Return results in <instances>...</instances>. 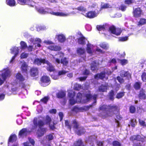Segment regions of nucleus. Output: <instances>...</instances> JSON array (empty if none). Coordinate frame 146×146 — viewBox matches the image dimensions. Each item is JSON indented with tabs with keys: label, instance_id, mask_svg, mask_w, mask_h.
<instances>
[{
	"label": "nucleus",
	"instance_id": "55",
	"mask_svg": "<svg viewBox=\"0 0 146 146\" xmlns=\"http://www.w3.org/2000/svg\"><path fill=\"white\" fill-rule=\"evenodd\" d=\"M134 1L132 0H125V3L126 4L130 5L133 3Z\"/></svg>",
	"mask_w": 146,
	"mask_h": 146
},
{
	"label": "nucleus",
	"instance_id": "3",
	"mask_svg": "<svg viewBox=\"0 0 146 146\" xmlns=\"http://www.w3.org/2000/svg\"><path fill=\"white\" fill-rule=\"evenodd\" d=\"M117 108L115 106H102L100 108V110L103 111L102 114V117L105 118L108 116H111L113 115V111L118 112Z\"/></svg>",
	"mask_w": 146,
	"mask_h": 146
},
{
	"label": "nucleus",
	"instance_id": "57",
	"mask_svg": "<svg viewBox=\"0 0 146 146\" xmlns=\"http://www.w3.org/2000/svg\"><path fill=\"white\" fill-rule=\"evenodd\" d=\"M18 3L21 4L23 5L25 4H27L26 0H18Z\"/></svg>",
	"mask_w": 146,
	"mask_h": 146
},
{
	"label": "nucleus",
	"instance_id": "47",
	"mask_svg": "<svg viewBox=\"0 0 146 146\" xmlns=\"http://www.w3.org/2000/svg\"><path fill=\"white\" fill-rule=\"evenodd\" d=\"M114 92L113 90H111L109 94V96L111 100L113 99Z\"/></svg>",
	"mask_w": 146,
	"mask_h": 146
},
{
	"label": "nucleus",
	"instance_id": "64",
	"mask_svg": "<svg viewBox=\"0 0 146 146\" xmlns=\"http://www.w3.org/2000/svg\"><path fill=\"white\" fill-rule=\"evenodd\" d=\"M51 77L53 79L55 80H57L59 78V76H58V75H52Z\"/></svg>",
	"mask_w": 146,
	"mask_h": 146
},
{
	"label": "nucleus",
	"instance_id": "54",
	"mask_svg": "<svg viewBox=\"0 0 146 146\" xmlns=\"http://www.w3.org/2000/svg\"><path fill=\"white\" fill-rule=\"evenodd\" d=\"M110 5L107 3H105L102 4L101 9L102 8H106L110 7Z\"/></svg>",
	"mask_w": 146,
	"mask_h": 146
},
{
	"label": "nucleus",
	"instance_id": "32",
	"mask_svg": "<svg viewBox=\"0 0 146 146\" xmlns=\"http://www.w3.org/2000/svg\"><path fill=\"white\" fill-rule=\"evenodd\" d=\"M17 139V137L15 135H11L10 137L9 141H8V144L9 142H13L15 141Z\"/></svg>",
	"mask_w": 146,
	"mask_h": 146
},
{
	"label": "nucleus",
	"instance_id": "42",
	"mask_svg": "<svg viewBox=\"0 0 146 146\" xmlns=\"http://www.w3.org/2000/svg\"><path fill=\"white\" fill-rule=\"evenodd\" d=\"M96 28L99 31L104 30L105 29L104 25H97Z\"/></svg>",
	"mask_w": 146,
	"mask_h": 146
},
{
	"label": "nucleus",
	"instance_id": "6",
	"mask_svg": "<svg viewBox=\"0 0 146 146\" xmlns=\"http://www.w3.org/2000/svg\"><path fill=\"white\" fill-rule=\"evenodd\" d=\"M130 139L131 140L133 141H137V143L135 144L134 146H141V142H142L146 141V137L143 136H141L139 135H133L131 137Z\"/></svg>",
	"mask_w": 146,
	"mask_h": 146
},
{
	"label": "nucleus",
	"instance_id": "20",
	"mask_svg": "<svg viewBox=\"0 0 146 146\" xmlns=\"http://www.w3.org/2000/svg\"><path fill=\"white\" fill-rule=\"evenodd\" d=\"M46 60L45 59L36 58L35 59L34 63L35 64L39 65H41V63L45 64V62H46Z\"/></svg>",
	"mask_w": 146,
	"mask_h": 146
},
{
	"label": "nucleus",
	"instance_id": "7",
	"mask_svg": "<svg viewBox=\"0 0 146 146\" xmlns=\"http://www.w3.org/2000/svg\"><path fill=\"white\" fill-rule=\"evenodd\" d=\"M87 46V52L89 54H92L95 52V50H96V51L100 53H104V52L99 47L97 46H94L93 45L90 43H88Z\"/></svg>",
	"mask_w": 146,
	"mask_h": 146
},
{
	"label": "nucleus",
	"instance_id": "17",
	"mask_svg": "<svg viewBox=\"0 0 146 146\" xmlns=\"http://www.w3.org/2000/svg\"><path fill=\"white\" fill-rule=\"evenodd\" d=\"M47 64L46 69L48 71L50 72H53L55 70V68L54 66H53L52 65L49 61L47 60L45 62V63Z\"/></svg>",
	"mask_w": 146,
	"mask_h": 146
},
{
	"label": "nucleus",
	"instance_id": "27",
	"mask_svg": "<svg viewBox=\"0 0 146 146\" xmlns=\"http://www.w3.org/2000/svg\"><path fill=\"white\" fill-rule=\"evenodd\" d=\"M139 96L140 99H145L146 98V95L144 90H142L140 91Z\"/></svg>",
	"mask_w": 146,
	"mask_h": 146
},
{
	"label": "nucleus",
	"instance_id": "25",
	"mask_svg": "<svg viewBox=\"0 0 146 146\" xmlns=\"http://www.w3.org/2000/svg\"><path fill=\"white\" fill-rule=\"evenodd\" d=\"M92 62L91 64V69L92 71H94L97 68V61L95 60L94 59H92Z\"/></svg>",
	"mask_w": 146,
	"mask_h": 146
},
{
	"label": "nucleus",
	"instance_id": "15",
	"mask_svg": "<svg viewBox=\"0 0 146 146\" xmlns=\"http://www.w3.org/2000/svg\"><path fill=\"white\" fill-rule=\"evenodd\" d=\"M98 14V13H96V12L93 11L89 12L85 14L82 13L85 17L90 18H93L97 16Z\"/></svg>",
	"mask_w": 146,
	"mask_h": 146
},
{
	"label": "nucleus",
	"instance_id": "19",
	"mask_svg": "<svg viewBox=\"0 0 146 146\" xmlns=\"http://www.w3.org/2000/svg\"><path fill=\"white\" fill-rule=\"evenodd\" d=\"M21 70L23 72H25L27 73L28 65L26 63L23 61L21 62Z\"/></svg>",
	"mask_w": 146,
	"mask_h": 146
},
{
	"label": "nucleus",
	"instance_id": "41",
	"mask_svg": "<svg viewBox=\"0 0 146 146\" xmlns=\"http://www.w3.org/2000/svg\"><path fill=\"white\" fill-rule=\"evenodd\" d=\"M20 44L22 48L25 49L27 47V46L26 43L24 41H22L20 43Z\"/></svg>",
	"mask_w": 146,
	"mask_h": 146
},
{
	"label": "nucleus",
	"instance_id": "45",
	"mask_svg": "<svg viewBox=\"0 0 146 146\" xmlns=\"http://www.w3.org/2000/svg\"><path fill=\"white\" fill-rule=\"evenodd\" d=\"M124 95V92H121L118 93L116 96V98H117L119 99L121 98Z\"/></svg>",
	"mask_w": 146,
	"mask_h": 146
},
{
	"label": "nucleus",
	"instance_id": "31",
	"mask_svg": "<svg viewBox=\"0 0 146 146\" xmlns=\"http://www.w3.org/2000/svg\"><path fill=\"white\" fill-rule=\"evenodd\" d=\"M7 5L10 6H14L15 5V0H6Z\"/></svg>",
	"mask_w": 146,
	"mask_h": 146
},
{
	"label": "nucleus",
	"instance_id": "62",
	"mask_svg": "<svg viewBox=\"0 0 146 146\" xmlns=\"http://www.w3.org/2000/svg\"><path fill=\"white\" fill-rule=\"evenodd\" d=\"M54 137L53 135L52 134H50L46 136V138L49 140H52Z\"/></svg>",
	"mask_w": 146,
	"mask_h": 146
},
{
	"label": "nucleus",
	"instance_id": "18",
	"mask_svg": "<svg viewBox=\"0 0 146 146\" xmlns=\"http://www.w3.org/2000/svg\"><path fill=\"white\" fill-rule=\"evenodd\" d=\"M48 48L51 50L59 51L61 50V47L58 45H51L48 47Z\"/></svg>",
	"mask_w": 146,
	"mask_h": 146
},
{
	"label": "nucleus",
	"instance_id": "51",
	"mask_svg": "<svg viewBox=\"0 0 146 146\" xmlns=\"http://www.w3.org/2000/svg\"><path fill=\"white\" fill-rule=\"evenodd\" d=\"M48 99L49 98L48 97H45L41 100V101L44 103H46Z\"/></svg>",
	"mask_w": 146,
	"mask_h": 146
},
{
	"label": "nucleus",
	"instance_id": "63",
	"mask_svg": "<svg viewBox=\"0 0 146 146\" xmlns=\"http://www.w3.org/2000/svg\"><path fill=\"white\" fill-rule=\"evenodd\" d=\"M72 126H73V127L74 128H77L78 127V125L76 121H73Z\"/></svg>",
	"mask_w": 146,
	"mask_h": 146
},
{
	"label": "nucleus",
	"instance_id": "22",
	"mask_svg": "<svg viewBox=\"0 0 146 146\" xmlns=\"http://www.w3.org/2000/svg\"><path fill=\"white\" fill-rule=\"evenodd\" d=\"M28 131L26 128H24L20 131L19 133V135L20 137H23L26 136Z\"/></svg>",
	"mask_w": 146,
	"mask_h": 146
},
{
	"label": "nucleus",
	"instance_id": "53",
	"mask_svg": "<svg viewBox=\"0 0 146 146\" xmlns=\"http://www.w3.org/2000/svg\"><path fill=\"white\" fill-rule=\"evenodd\" d=\"M127 7L123 4H122L119 7V9L121 10L122 11H125Z\"/></svg>",
	"mask_w": 146,
	"mask_h": 146
},
{
	"label": "nucleus",
	"instance_id": "48",
	"mask_svg": "<svg viewBox=\"0 0 146 146\" xmlns=\"http://www.w3.org/2000/svg\"><path fill=\"white\" fill-rule=\"evenodd\" d=\"M139 123L140 125L143 126V127L146 126V124L145 121L142 119L139 120Z\"/></svg>",
	"mask_w": 146,
	"mask_h": 146
},
{
	"label": "nucleus",
	"instance_id": "35",
	"mask_svg": "<svg viewBox=\"0 0 146 146\" xmlns=\"http://www.w3.org/2000/svg\"><path fill=\"white\" fill-rule=\"evenodd\" d=\"M83 86H82L78 84H76L74 85V89L76 90H80L82 89H83Z\"/></svg>",
	"mask_w": 146,
	"mask_h": 146
},
{
	"label": "nucleus",
	"instance_id": "10",
	"mask_svg": "<svg viewBox=\"0 0 146 146\" xmlns=\"http://www.w3.org/2000/svg\"><path fill=\"white\" fill-rule=\"evenodd\" d=\"M110 31L112 33L116 35H119L121 32V29L119 28L116 29L114 26H111L110 27Z\"/></svg>",
	"mask_w": 146,
	"mask_h": 146
},
{
	"label": "nucleus",
	"instance_id": "49",
	"mask_svg": "<svg viewBox=\"0 0 146 146\" xmlns=\"http://www.w3.org/2000/svg\"><path fill=\"white\" fill-rule=\"evenodd\" d=\"M112 144L113 146H120V143L117 141H114L113 142Z\"/></svg>",
	"mask_w": 146,
	"mask_h": 146
},
{
	"label": "nucleus",
	"instance_id": "43",
	"mask_svg": "<svg viewBox=\"0 0 146 146\" xmlns=\"http://www.w3.org/2000/svg\"><path fill=\"white\" fill-rule=\"evenodd\" d=\"M137 122L136 121V120L135 119H131V125L133 127H135V126L137 124Z\"/></svg>",
	"mask_w": 146,
	"mask_h": 146
},
{
	"label": "nucleus",
	"instance_id": "5",
	"mask_svg": "<svg viewBox=\"0 0 146 146\" xmlns=\"http://www.w3.org/2000/svg\"><path fill=\"white\" fill-rule=\"evenodd\" d=\"M11 75V71L8 68L0 71V76L1 75L2 77V78H0V85H2L6 79L10 77Z\"/></svg>",
	"mask_w": 146,
	"mask_h": 146
},
{
	"label": "nucleus",
	"instance_id": "46",
	"mask_svg": "<svg viewBox=\"0 0 146 146\" xmlns=\"http://www.w3.org/2000/svg\"><path fill=\"white\" fill-rule=\"evenodd\" d=\"M129 110L131 113H134L135 111V107L133 106H131L129 108Z\"/></svg>",
	"mask_w": 146,
	"mask_h": 146
},
{
	"label": "nucleus",
	"instance_id": "44",
	"mask_svg": "<svg viewBox=\"0 0 146 146\" xmlns=\"http://www.w3.org/2000/svg\"><path fill=\"white\" fill-rule=\"evenodd\" d=\"M82 143V142L81 140L79 139L74 143V145L75 146H80Z\"/></svg>",
	"mask_w": 146,
	"mask_h": 146
},
{
	"label": "nucleus",
	"instance_id": "50",
	"mask_svg": "<svg viewBox=\"0 0 146 146\" xmlns=\"http://www.w3.org/2000/svg\"><path fill=\"white\" fill-rule=\"evenodd\" d=\"M46 28V27L45 26H38L37 27V31H39L40 30H43L45 29Z\"/></svg>",
	"mask_w": 146,
	"mask_h": 146
},
{
	"label": "nucleus",
	"instance_id": "9",
	"mask_svg": "<svg viewBox=\"0 0 146 146\" xmlns=\"http://www.w3.org/2000/svg\"><path fill=\"white\" fill-rule=\"evenodd\" d=\"M54 59V62H56L58 64L60 63V60L57 58H53ZM60 62L64 66H67L68 63V59L66 57L62 58H61Z\"/></svg>",
	"mask_w": 146,
	"mask_h": 146
},
{
	"label": "nucleus",
	"instance_id": "52",
	"mask_svg": "<svg viewBox=\"0 0 146 146\" xmlns=\"http://www.w3.org/2000/svg\"><path fill=\"white\" fill-rule=\"evenodd\" d=\"M117 79L120 84H122L124 82V79L120 76L117 77Z\"/></svg>",
	"mask_w": 146,
	"mask_h": 146
},
{
	"label": "nucleus",
	"instance_id": "23",
	"mask_svg": "<svg viewBox=\"0 0 146 146\" xmlns=\"http://www.w3.org/2000/svg\"><path fill=\"white\" fill-rule=\"evenodd\" d=\"M108 88V84L105 83L104 85L102 84L99 88L100 92H104L107 90Z\"/></svg>",
	"mask_w": 146,
	"mask_h": 146
},
{
	"label": "nucleus",
	"instance_id": "56",
	"mask_svg": "<svg viewBox=\"0 0 146 146\" xmlns=\"http://www.w3.org/2000/svg\"><path fill=\"white\" fill-rule=\"evenodd\" d=\"M67 72V71L64 70L59 71L58 72V76L64 75Z\"/></svg>",
	"mask_w": 146,
	"mask_h": 146
},
{
	"label": "nucleus",
	"instance_id": "12",
	"mask_svg": "<svg viewBox=\"0 0 146 146\" xmlns=\"http://www.w3.org/2000/svg\"><path fill=\"white\" fill-rule=\"evenodd\" d=\"M48 13L57 16L66 17L70 15V13H65L62 12H54L53 11H49L48 10L47 11Z\"/></svg>",
	"mask_w": 146,
	"mask_h": 146
},
{
	"label": "nucleus",
	"instance_id": "14",
	"mask_svg": "<svg viewBox=\"0 0 146 146\" xmlns=\"http://www.w3.org/2000/svg\"><path fill=\"white\" fill-rule=\"evenodd\" d=\"M133 14L134 17H140L142 14V11L139 8L133 9Z\"/></svg>",
	"mask_w": 146,
	"mask_h": 146
},
{
	"label": "nucleus",
	"instance_id": "30",
	"mask_svg": "<svg viewBox=\"0 0 146 146\" xmlns=\"http://www.w3.org/2000/svg\"><path fill=\"white\" fill-rule=\"evenodd\" d=\"M99 46L102 48L104 49L107 50L109 49V44L105 42L101 43L100 44Z\"/></svg>",
	"mask_w": 146,
	"mask_h": 146
},
{
	"label": "nucleus",
	"instance_id": "2",
	"mask_svg": "<svg viewBox=\"0 0 146 146\" xmlns=\"http://www.w3.org/2000/svg\"><path fill=\"white\" fill-rule=\"evenodd\" d=\"M51 121V119L48 116L46 117L44 122H43L41 120H38L36 117L34 118L33 120L34 125L33 127L32 131L33 130L36 129L38 126L40 128V130L38 131L37 133L38 136H42L46 132V131L45 128H41L40 127L44 124H49L50 127L51 129H54V125L55 124V123H53L52 125L50 124Z\"/></svg>",
	"mask_w": 146,
	"mask_h": 146
},
{
	"label": "nucleus",
	"instance_id": "16",
	"mask_svg": "<svg viewBox=\"0 0 146 146\" xmlns=\"http://www.w3.org/2000/svg\"><path fill=\"white\" fill-rule=\"evenodd\" d=\"M120 75L121 77H125L128 79L131 78V74L128 71H126L124 70H122L120 72Z\"/></svg>",
	"mask_w": 146,
	"mask_h": 146
},
{
	"label": "nucleus",
	"instance_id": "33",
	"mask_svg": "<svg viewBox=\"0 0 146 146\" xmlns=\"http://www.w3.org/2000/svg\"><path fill=\"white\" fill-rule=\"evenodd\" d=\"M36 10L39 13L41 14H45L46 12L42 7H37Z\"/></svg>",
	"mask_w": 146,
	"mask_h": 146
},
{
	"label": "nucleus",
	"instance_id": "39",
	"mask_svg": "<svg viewBox=\"0 0 146 146\" xmlns=\"http://www.w3.org/2000/svg\"><path fill=\"white\" fill-rule=\"evenodd\" d=\"M140 87V83L139 82H136L134 85V88L136 90L139 89Z\"/></svg>",
	"mask_w": 146,
	"mask_h": 146
},
{
	"label": "nucleus",
	"instance_id": "40",
	"mask_svg": "<svg viewBox=\"0 0 146 146\" xmlns=\"http://www.w3.org/2000/svg\"><path fill=\"white\" fill-rule=\"evenodd\" d=\"M85 132V129L83 128H82L81 129L79 130L77 132V134L80 135L83 134Z\"/></svg>",
	"mask_w": 146,
	"mask_h": 146
},
{
	"label": "nucleus",
	"instance_id": "1",
	"mask_svg": "<svg viewBox=\"0 0 146 146\" xmlns=\"http://www.w3.org/2000/svg\"><path fill=\"white\" fill-rule=\"evenodd\" d=\"M75 94V93L74 91L70 90L68 91V96L70 98L69 103L71 105L75 104L76 102L85 103L92 99L94 100V104L96 102V100L97 96V95L95 94L93 96H92L88 90L86 91L85 93L83 94V96L81 94L78 93L77 95L76 101H75L74 98Z\"/></svg>",
	"mask_w": 146,
	"mask_h": 146
},
{
	"label": "nucleus",
	"instance_id": "21",
	"mask_svg": "<svg viewBox=\"0 0 146 146\" xmlns=\"http://www.w3.org/2000/svg\"><path fill=\"white\" fill-rule=\"evenodd\" d=\"M84 110V107H79L77 106H74L72 110L73 112L77 113L79 112L82 111Z\"/></svg>",
	"mask_w": 146,
	"mask_h": 146
},
{
	"label": "nucleus",
	"instance_id": "34",
	"mask_svg": "<svg viewBox=\"0 0 146 146\" xmlns=\"http://www.w3.org/2000/svg\"><path fill=\"white\" fill-rule=\"evenodd\" d=\"M16 78L17 80L21 81H23L25 80L23 76L20 73H18L17 74Z\"/></svg>",
	"mask_w": 146,
	"mask_h": 146
},
{
	"label": "nucleus",
	"instance_id": "26",
	"mask_svg": "<svg viewBox=\"0 0 146 146\" xmlns=\"http://www.w3.org/2000/svg\"><path fill=\"white\" fill-rule=\"evenodd\" d=\"M38 74V70L36 68H33L31 70V74L32 76H36Z\"/></svg>",
	"mask_w": 146,
	"mask_h": 146
},
{
	"label": "nucleus",
	"instance_id": "4",
	"mask_svg": "<svg viewBox=\"0 0 146 146\" xmlns=\"http://www.w3.org/2000/svg\"><path fill=\"white\" fill-rule=\"evenodd\" d=\"M29 42L33 43V45L29 46L27 47L28 50L29 51L34 50L38 47H40L41 45L40 44L41 42V39L38 38H34L29 37L28 39Z\"/></svg>",
	"mask_w": 146,
	"mask_h": 146
},
{
	"label": "nucleus",
	"instance_id": "28",
	"mask_svg": "<svg viewBox=\"0 0 146 146\" xmlns=\"http://www.w3.org/2000/svg\"><path fill=\"white\" fill-rule=\"evenodd\" d=\"M66 95V93L62 91H59L56 94V95L57 98H62Z\"/></svg>",
	"mask_w": 146,
	"mask_h": 146
},
{
	"label": "nucleus",
	"instance_id": "11",
	"mask_svg": "<svg viewBox=\"0 0 146 146\" xmlns=\"http://www.w3.org/2000/svg\"><path fill=\"white\" fill-rule=\"evenodd\" d=\"M11 53L15 54L14 56H13L11 60L10 61V63H12L13 60L15 59L16 56L18 54L19 52V49L18 48L16 47H12L11 49Z\"/></svg>",
	"mask_w": 146,
	"mask_h": 146
},
{
	"label": "nucleus",
	"instance_id": "29",
	"mask_svg": "<svg viewBox=\"0 0 146 146\" xmlns=\"http://www.w3.org/2000/svg\"><path fill=\"white\" fill-rule=\"evenodd\" d=\"M86 40H87L84 36H82L78 39V42L80 44H86Z\"/></svg>",
	"mask_w": 146,
	"mask_h": 146
},
{
	"label": "nucleus",
	"instance_id": "61",
	"mask_svg": "<svg viewBox=\"0 0 146 146\" xmlns=\"http://www.w3.org/2000/svg\"><path fill=\"white\" fill-rule=\"evenodd\" d=\"M128 37L125 36V37H121L119 38V40L121 41H124L127 40Z\"/></svg>",
	"mask_w": 146,
	"mask_h": 146
},
{
	"label": "nucleus",
	"instance_id": "13",
	"mask_svg": "<svg viewBox=\"0 0 146 146\" xmlns=\"http://www.w3.org/2000/svg\"><path fill=\"white\" fill-rule=\"evenodd\" d=\"M56 37L57 38L58 42L61 43L64 42L66 40L65 35L62 33L56 35Z\"/></svg>",
	"mask_w": 146,
	"mask_h": 146
},
{
	"label": "nucleus",
	"instance_id": "59",
	"mask_svg": "<svg viewBox=\"0 0 146 146\" xmlns=\"http://www.w3.org/2000/svg\"><path fill=\"white\" fill-rule=\"evenodd\" d=\"M77 9L78 10L82 11V12L85 11L86 10V9L82 6H80L78 7L77 8Z\"/></svg>",
	"mask_w": 146,
	"mask_h": 146
},
{
	"label": "nucleus",
	"instance_id": "60",
	"mask_svg": "<svg viewBox=\"0 0 146 146\" xmlns=\"http://www.w3.org/2000/svg\"><path fill=\"white\" fill-rule=\"evenodd\" d=\"M28 54L25 53H22L21 56V58H27L28 56Z\"/></svg>",
	"mask_w": 146,
	"mask_h": 146
},
{
	"label": "nucleus",
	"instance_id": "8",
	"mask_svg": "<svg viewBox=\"0 0 146 146\" xmlns=\"http://www.w3.org/2000/svg\"><path fill=\"white\" fill-rule=\"evenodd\" d=\"M41 85L43 86H46L48 85L50 82V78L47 76H42L40 79Z\"/></svg>",
	"mask_w": 146,
	"mask_h": 146
},
{
	"label": "nucleus",
	"instance_id": "24",
	"mask_svg": "<svg viewBox=\"0 0 146 146\" xmlns=\"http://www.w3.org/2000/svg\"><path fill=\"white\" fill-rule=\"evenodd\" d=\"M95 78L96 79H103L104 78L107 79H108L107 78L105 77V74L104 73H101L100 74H98L95 76Z\"/></svg>",
	"mask_w": 146,
	"mask_h": 146
},
{
	"label": "nucleus",
	"instance_id": "38",
	"mask_svg": "<svg viewBox=\"0 0 146 146\" xmlns=\"http://www.w3.org/2000/svg\"><path fill=\"white\" fill-rule=\"evenodd\" d=\"M119 62L122 65H124L128 63V61L127 60L123 59L120 60Z\"/></svg>",
	"mask_w": 146,
	"mask_h": 146
},
{
	"label": "nucleus",
	"instance_id": "36",
	"mask_svg": "<svg viewBox=\"0 0 146 146\" xmlns=\"http://www.w3.org/2000/svg\"><path fill=\"white\" fill-rule=\"evenodd\" d=\"M146 23V19H140L138 23V25H142Z\"/></svg>",
	"mask_w": 146,
	"mask_h": 146
},
{
	"label": "nucleus",
	"instance_id": "58",
	"mask_svg": "<svg viewBox=\"0 0 146 146\" xmlns=\"http://www.w3.org/2000/svg\"><path fill=\"white\" fill-rule=\"evenodd\" d=\"M141 78L142 80L144 82H146V73L145 72L143 73L141 76Z\"/></svg>",
	"mask_w": 146,
	"mask_h": 146
},
{
	"label": "nucleus",
	"instance_id": "37",
	"mask_svg": "<svg viewBox=\"0 0 146 146\" xmlns=\"http://www.w3.org/2000/svg\"><path fill=\"white\" fill-rule=\"evenodd\" d=\"M85 50L84 48H78L77 50V52L79 54H82L84 53Z\"/></svg>",
	"mask_w": 146,
	"mask_h": 146
}]
</instances>
